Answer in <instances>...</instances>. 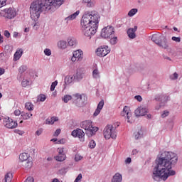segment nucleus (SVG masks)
Here are the masks:
<instances>
[{
	"label": "nucleus",
	"mask_w": 182,
	"mask_h": 182,
	"mask_svg": "<svg viewBox=\"0 0 182 182\" xmlns=\"http://www.w3.org/2000/svg\"><path fill=\"white\" fill-rule=\"evenodd\" d=\"M166 116H168V112L164 111V113L161 114V117L164 118L166 117Z\"/></svg>",
	"instance_id": "13d9d810"
},
{
	"label": "nucleus",
	"mask_w": 182,
	"mask_h": 182,
	"mask_svg": "<svg viewBox=\"0 0 182 182\" xmlns=\"http://www.w3.org/2000/svg\"><path fill=\"white\" fill-rule=\"evenodd\" d=\"M59 134H60V129H56V131L54 133V136L58 137V136H59Z\"/></svg>",
	"instance_id": "864d4df0"
},
{
	"label": "nucleus",
	"mask_w": 182,
	"mask_h": 182,
	"mask_svg": "<svg viewBox=\"0 0 182 182\" xmlns=\"http://www.w3.org/2000/svg\"><path fill=\"white\" fill-rule=\"evenodd\" d=\"M121 116L123 117H127V122L130 123V117H132V112L130 108L127 106L124 107L122 112H121Z\"/></svg>",
	"instance_id": "ddd939ff"
},
{
	"label": "nucleus",
	"mask_w": 182,
	"mask_h": 182,
	"mask_svg": "<svg viewBox=\"0 0 182 182\" xmlns=\"http://www.w3.org/2000/svg\"><path fill=\"white\" fill-rule=\"evenodd\" d=\"M35 179H33V177L29 176L28 177L24 182H34Z\"/></svg>",
	"instance_id": "603ef678"
},
{
	"label": "nucleus",
	"mask_w": 182,
	"mask_h": 182,
	"mask_svg": "<svg viewBox=\"0 0 182 182\" xmlns=\"http://www.w3.org/2000/svg\"><path fill=\"white\" fill-rule=\"evenodd\" d=\"M102 38H105V39H110V38H113L114 36V28L112 26H107L102 28L101 31Z\"/></svg>",
	"instance_id": "423d86ee"
},
{
	"label": "nucleus",
	"mask_w": 182,
	"mask_h": 182,
	"mask_svg": "<svg viewBox=\"0 0 182 182\" xmlns=\"http://www.w3.org/2000/svg\"><path fill=\"white\" fill-rule=\"evenodd\" d=\"M43 132V131L42 129H38V130L36 131V134L37 136H41V135L42 134V132Z\"/></svg>",
	"instance_id": "4d7b16f0"
},
{
	"label": "nucleus",
	"mask_w": 182,
	"mask_h": 182,
	"mask_svg": "<svg viewBox=\"0 0 182 182\" xmlns=\"http://www.w3.org/2000/svg\"><path fill=\"white\" fill-rule=\"evenodd\" d=\"M14 114L15 116H20V114L21 115L22 114L21 113V110L19 109H16L14 111Z\"/></svg>",
	"instance_id": "5fc2aeb1"
},
{
	"label": "nucleus",
	"mask_w": 182,
	"mask_h": 182,
	"mask_svg": "<svg viewBox=\"0 0 182 182\" xmlns=\"http://www.w3.org/2000/svg\"><path fill=\"white\" fill-rule=\"evenodd\" d=\"M24 32H29V28H26L24 29Z\"/></svg>",
	"instance_id": "774afa93"
},
{
	"label": "nucleus",
	"mask_w": 182,
	"mask_h": 182,
	"mask_svg": "<svg viewBox=\"0 0 182 182\" xmlns=\"http://www.w3.org/2000/svg\"><path fill=\"white\" fill-rule=\"evenodd\" d=\"M18 35H19V33H18V32H14V33H13L14 38H18Z\"/></svg>",
	"instance_id": "e2e57ef3"
},
{
	"label": "nucleus",
	"mask_w": 182,
	"mask_h": 182,
	"mask_svg": "<svg viewBox=\"0 0 182 182\" xmlns=\"http://www.w3.org/2000/svg\"><path fill=\"white\" fill-rule=\"evenodd\" d=\"M81 127L85 130V134L87 136H88V137H92V136L96 134V132L99 130V128L97 127H93L92 125V122L90 121L82 122L81 123Z\"/></svg>",
	"instance_id": "20e7f679"
},
{
	"label": "nucleus",
	"mask_w": 182,
	"mask_h": 182,
	"mask_svg": "<svg viewBox=\"0 0 182 182\" xmlns=\"http://www.w3.org/2000/svg\"><path fill=\"white\" fill-rule=\"evenodd\" d=\"M143 136V130L140 129L138 132L134 133L136 140H139Z\"/></svg>",
	"instance_id": "473e14b6"
},
{
	"label": "nucleus",
	"mask_w": 182,
	"mask_h": 182,
	"mask_svg": "<svg viewBox=\"0 0 182 182\" xmlns=\"http://www.w3.org/2000/svg\"><path fill=\"white\" fill-rule=\"evenodd\" d=\"M55 122H58V117H53L50 119H46V124H53Z\"/></svg>",
	"instance_id": "c85d7f7f"
},
{
	"label": "nucleus",
	"mask_w": 182,
	"mask_h": 182,
	"mask_svg": "<svg viewBox=\"0 0 182 182\" xmlns=\"http://www.w3.org/2000/svg\"><path fill=\"white\" fill-rule=\"evenodd\" d=\"M50 4L47 0H36L33 1L30 6V14L33 21L39 19L41 13L43 11H49L48 5Z\"/></svg>",
	"instance_id": "7ed1b4c3"
},
{
	"label": "nucleus",
	"mask_w": 182,
	"mask_h": 182,
	"mask_svg": "<svg viewBox=\"0 0 182 182\" xmlns=\"http://www.w3.org/2000/svg\"><path fill=\"white\" fill-rule=\"evenodd\" d=\"M75 79H76V76L75 75H67L65 77L64 82L65 85H70V83H72V82H73Z\"/></svg>",
	"instance_id": "4be33fe9"
},
{
	"label": "nucleus",
	"mask_w": 182,
	"mask_h": 182,
	"mask_svg": "<svg viewBox=\"0 0 182 182\" xmlns=\"http://www.w3.org/2000/svg\"><path fill=\"white\" fill-rule=\"evenodd\" d=\"M88 146L90 149H95V147H96V142L95 141V140H91L90 141Z\"/></svg>",
	"instance_id": "ea45409f"
},
{
	"label": "nucleus",
	"mask_w": 182,
	"mask_h": 182,
	"mask_svg": "<svg viewBox=\"0 0 182 182\" xmlns=\"http://www.w3.org/2000/svg\"><path fill=\"white\" fill-rule=\"evenodd\" d=\"M44 53L46 56H50V55H52V51L49 48H46L44 50Z\"/></svg>",
	"instance_id": "c03bdc74"
},
{
	"label": "nucleus",
	"mask_w": 182,
	"mask_h": 182,
	"mask_svg": "<svg viewBox=\"0 0 182 182\" xmlns=\"http://www.w3.org/2000/svg\"><path fill=\"white\" fill-rule=\"evenodd\" d=\"M163 39V37H161V35L160 34H153L151 37V41L154 42L156 45H159L160 43V41Z\"/></svg>",
	"instance_id": "6ab92c4d"
},
{
	"label": "nucleus",
	"mask_w": 182,
	"mask_h": 182,
	"mask_svg": "<svg viewBox=\"0 0 182 182\" xmlns=\"http://www.w3.org/2000/svg\"><path fill=\"white\" fill-rule=\"evenodd\" d=\"M71 135L73 137H77L82 143L85 141V132H83L81 129H77L73 130L71 133Z\"/></svg>",
	"instance_id": "1a4fd4ad"
},
{
	"label": "nucleus",
	"mask_w": 182,
	"mask_h": 182,
	"mask_svg": "<svg viewBox=\"0 0 182 182\" xmlns=\"http://www.w3.org/2000/svg\"><path fill=\"white\" fill-rule=\"evenodd\" d=\"M83 159V156L80 155V154H76L75 156V161H80Z\"/></svg>",
	"instance_id": "58836bf2"
},
{
	"label": "nucleus",
	"mask_w": 182,
	"mask_h": 182,
	"mask_svg": "<svg viewBox=\"0 0 182 182\" xmlns=\"http://www.w3.org/2000/svg\"><path fill=\"white\" fill-rule=\"evenodd\" d=\"M0 43H4V36L0 34Z\"/></svg>",
	"instance_id": "0e129e2a"
},
{
	"label": "nucleus",
	"mask_w": 182,
	"mask_h": 182,
	"mask_svg": "<svg viewBox=\"0 0 182 182\" xmlns=\"http://www.w3.org/2000/svg\"><path fill=\"white\" fill-rule=\"evenodd\" d=\"M79 14H80V11H77L75 13L65 18V21L67 22H69V21H73L74 19H76V18H77V16H79Z\"/></svg>",
	"instance_id": "5701e85b"
},
{
	"label": "nucleus",
	"mask_w": 182,
	"mask_h": 182,
	"mask_svg": "<svg viewBox=\"0 0 182 182\" xmlns=\"http://www.w3.org/2000/svg\"><path fill=\"white\" fill-rule=\"evenodd\" d=\"M83 59V51L77 50L73 51V56L71 57L72 62H79Z\"/></svg>",
	"instance_id": "9d476101"
},
{
	"label": "nucleus",
	"mask_w": 182,
	"mask_h": 182,
	"mask_svg": "<svg viewBox=\"0 0 182 182\" xmlns=\"http://www.w3.org/2000/svg\"><path fill=\"white\" fill-rule=\"evenodd\" d=\"M25 107L27 110H33V105L31 102H26Z\"/></svg>",
	"instance_id": "f704fd0d"
},
{
	"label": "nucleus",
	"mask_w": 182,
	"mask_h": 182,
	"mask_svg": "<svg viewBox=\"0 0 182 182\" xmlns=\"http://www.w3.org/2000/svg\"><path fill=\"white\" fill-rule=\"evenodd\" d=\"M99 22H100V15L97 11H91L85 13L82 15L80 25L81 31L85 36L90 38L92 35H95L99 28Z\"/></svg>",
	"instance_id": "f03ea898"
},
{
	"label": "nucleus",
	"mask_w": 182,
	"mask_h": 182,
	"mask_svg": "<svg viewBox=\"0 0 182 182\" xmlns=\"http://www.w3.org/2000/svg\"><path fill=\"white\" fill-rule=\"evenodd\" d=\"M63 100L64 103H68L69 100H72V97L70 95H65L64 97L63 98Z\"/></svg>",
	"instance_id": "4c0bfd02"
},
{
	"label": "nucleus",
	"mask_w": 182,
	"mask_h": 182,
	"mask_svg": "<svg viewBox=\"0 0 182 182\" xmlns=\"http://www.w3.org/2000/svg\"><path fill=\"white\" fill-rule=\"evenodd\" d=\"M32 116L33 114L31 112H22L21 115L23 120H29Z\"/></svg>",
	"instance_id": "393cba45"
},
{
	"label": "nucleus",
	"mask_w": 182,
	"mask_h": 182,
	"mask_svg": "<svg viewBox=\"0 0 182 182\" xmlns=\"http://www.w3.org/2000/svg\"><path fill=\"white\" fill-rule=\"evenodd\" d=\"M33 163L31 159H28V161H25L24 162H22L21 166L25 168V170H29V168H32Z\"/></svg>",
	"instance_id": "f3484780"
},
{
	"label": "nucleus",
	"mask_w": 182,
	"mask_h": 182,
	"mask_svg": "<svg viewBox=\"0 0 182 182\" xmlns=\"http://www.w3.org/2000/svg\"><path fill=\"white\" fill-rule=\"evenodd\" d=\"M73 96L74 102H80L82 100V95L79 93L74 94Z\"/></svg>",
	"instance_id": "c756f323"
},
{
	"label": "nucleus",
	"mask_w": 182,
	"mask_h": 182,
	"mask_svg": "<svg viewBox=\"0 0 182 182\" xmlns=\"http://www.w3.org/2000/svg\"><path fill=\"white\" fill-rule=\"evenodd\" d=\"M103 106H105V101L102 100L98 103L97 109L93 114V116H99L100 112H102V109H103Z\"/></svg>",
	"instance_id": "2eb2a0df"
},
{
	"label": "nucleus",
	"mask_w": 182,
	"mask_h": 182,
	"mask_svg": "<svg viewBox=\"0 0 182 182\" xmlns=\"http://www.w3.org/2000/svg\"><path fill=\"white\" fill-rule=\"evenodd\" d=\"M5 181L6 182H11V181H12V173H8L5 176Z\"/></svg>",
	"instance_id": "72a5a7b5"
},
{
	"label": "nucleus",
	"mask_w": 182,
	"mask_h": 182,
	"mask_svg": "<svg viewBox=\"0 0 182 182\" xmlns=\"http://www.w3.org/2000/svg\"><path fill=\"white\" fill-rule=\"evenodd\" d=\"M21 85L23 86V87H26L28 86V85H29V81H28V80H23Z\"/></svg>",
	"instance_id": "49530a36"
},
{
	"label": "nucleus",
	"mask_w": 182,
	"mask_h": 182,
	"mask_svg": "<svg viewBox=\"0 0 182 182\" xmlns=\"http://www.w3.org/2000/svg\"><path fill=\"white\" fill-rule=\"evenodd\" d=\"M85 4H87V8H93L95 6V2L92 1V0H82Z\"/></svg>",
	"instance_id": "2f4dec72"
},
{
	"label": "nucleus",
	"mask_w": 182,
	"mask_h": 182,
	"mask_svg": "<svg viewBox=\"0 0 182 182\" xmlns=\"http://www.w3.org/2000/svg\"><path fill=\"white\" fill-rule=\"evenodd\" d=\"M47 2H49L50 4L48 5L49 7V11L50 9H53L54 8H59L60 6L65 0H46Z\"/></svg>",
	"instance_id": "9b49d317"
},
{
	"label": "nucleus",
	"mask_w": 182,
	"mask_h": 182,
	"mask_svg": "<svg viewBox=\"0 0 182 182\" xmlns=\"http://www.w3.org/2000/svg\"><path fill=\"white\" fill-rule=\"evenodd\" d=\"M172 41H174V42L180 43V42H181V38L180 37L173 36Z\"/></svg>",
	"instance_id": "09e8293b"
},
{
	"label": "nucleus",
	"mask_w": 182,
	"mask_h": 182,
	"mask_svg": "<svg viewBox=\"0 0 182 182\" xmlns=\"http://www.w3.org/2000/svg\"><path fill=\"white\" fill-rule=\"evenodd\" d=\"M57 151L58 154H65L64 153V148H58Z\"/></svg>",
	"instance_id": "3c124183"
},
{
	"label": "nucleus",
	"mask_w": 182,
	"mask_h": 182,
	"mask_svg": "<svg viewBox=\"0 0 182 182\" xmlns=\"http://www.w3.org/2000/svg\"><path fill=\"white\" fill-rule=\"evenodd\" d=\"M117 136L116 135V132L113 130V126L107 125L104 129V137L107 139H109L112 137V139H116Z\"/></svg>",
	"instance_id": "0eeeda50"
},
{
	"label": "nucleus",
	"mask_w": 182,
	"mask_h": 182,
	"mask_svg": "<svg viewBox=\"0 0 182 182\" xmlns=\"http://www.w3.org/2000/svg\"><path fill=\"white\" fill-rule=\"evenodd\" d=\"M38 99L40 102H45L46 100V96L45 95H40Z\"/></svg>",
	"instance_id": "79ce46f5"
},
{
	"label": "nucleus",
	"mask_w": 182,
	"mask_h": 182,
	"mask_svg": "<svg viewBox=\"0 0 182 182\" xmlns=\"http://www.w3.org/2000/svg\"><path fill=\"white\" fill-rule=\"evenodd\" d=\"M4 36H5L6 38H11V33H9V31H7V30H5V31H4Z\"/></svg>",
	"instance_id": "de8ad7c7"
},
{
	"label": "nucleus",
	"mask_w": 182,
	"mask_h": 182,
	"mask_svg": "<svg viewBox=\"0 0 182 182\" xmlns=\"http://www.w3.org/2000/svg\"><path fill=\"white\" fill-rule=\"evenodd\" d=\"M137 153H139V151L137 149H134L132 151V154L134 155V154H137Z\"/></svg>",
	"instance_id": "69168bd1"
},
{
	"label": "nucleus",
	"mask_w": 182,
	"mask_h": 182,
	"mask_svg": "<svg viewBox=\"0 0 182 182\" xmlns=\"http://www.w3.org/2000/svg\"><path fill=\"white\" fill-rule=\"evenodd\" d=\"M108 53H110L108 46L98 48L96 50V54L100 58L106 56Z\"/></svg>",
	"instance_id": "f8f14e48"
},
{
	"label": "nucleus",
	"mask_w": 182,
	"mask_h": 182,
	"mask_svg": "<svg viewBox=\"0 0 182 182\" xmlns=\"http://www.w3.org/2000/svg\"><path fill=\"white\" fill-rule=\"evenodd\" d=\"M149 112L147 108L139 107L135 110L136 116H146Z\"/></svg>",
	"instance_id": "4468645a"
},
{
	"label": "nucleus",
	"mask_w": 182,
	"mask_h": 182,
	"mask_svg": "<svg viewBox=\"0 0 182 182\" xmlns=\"http://www.w3.org/2000/svg\"><path fill=\"white\" fill-rule=\"evenodd\" d=\"M92 76L95 79H99V77H100V72H99V70L95 69L92 71Z\"/></svg>",
	"instance_id": "7c9ffc66"
},
{
	"label": "nucleus",
	"mask_w": 182,
	"mask_h": 182,
	"mask_svg": "<svg viewBox=\"0 0 182 182\" xmlns=\"http://www.w3.org/2000/svg\"><path fill=\"white\" fill-rule=\"evenodd\" d=\"M136 31H137V26H134V28H129L127 31V35L131 39L136 38Z\"/></svg>",
	"instance_id": "dca6fc26"
},
{
	"label": "nucleus",
	"mask_w": 182,
	"mask_h": 182,
	"mask_svg": "<svg viewBox=\"0 0 182 182\" xmlns=\"http://www.w3.org/2000/svg\"><path fill=\"white\" fill-rule=\"evenodd\" d=\"M158 46L162 48V49H168V43H167V39L165 37H163L162 41L158 43Z\"/></svg>",
	"instance_id": "a211bd4d"
},
{
	"label": "nucleus",
	"mask_w": 182,
	"mask_h": 182,
	"mask_svg": "<svg viewBox=\"0 0 182 182\" xmlns=\"http://www.w3.org/2000/svg\"><path fill=\"white\" fill-rule=\"evenodd\" d=\"M122 181H123V176H122V174L119 173H116L112 179V182H122Z\"/></svg>",
	"instance_id": "412c9836"
},
{
	"label": "nucleus",
	"mask_w": 182,
	"mask_h": 182,
	"mask_svg": "<svg viewBox=\"0 0 182 182\" xmlns=\"http://www.w3.org/2000/svg\"><path fill=\"white\" fill-rule=\"evenodd\" d=\"M5 73V70L4 68H0V76Z\"/></svg>",
	"instance_id": "680f3d73"
},
{
	"label": "nucleus",
	"mask_w": 182,
	"mask_h": 182,
	"mask_svg": "<svg viewBox=\"0 0 182 182\" xmlns=\"http://www.w3.org/2000/svg\"><path fill=\"white\" fill-rule=\"evenodd\" d=\"M68 46H71V48H75L76 46V40L73 38H68Z\"/></svg>",
	"instance_id": "cd10ccee"
},
{
	"label": "nucleus",
	"mask_w": 182,
	"mask_h": 182,
	"mask_svg": "<svg viewBox=\"0 0 182 182\" xmlns=\"http://www.w3.org/2000/svg\"><path fill=\"white\" fill-rule=\"evenodd\" d=\"M82 181V173H80L77 177L75 178L74 182H80Z\"/></svg>",
	"instance_id": "8fccbe9b"
},
{
	"label": "nucleus",
	"mask_w": 182,
	"mask_h": 182,
	"mask_svg": "<svg viewBox=\"0 0 182 182\" xmlns=\"http://www.w3.org/2000/svg\"><path fill=\"white\" fill-rule=\"evenodd\" d=\"M134 97L138 102H141V100H143V98H141V96L140 95H136Z\"/></svg>",
	"instance_id": "6e6d98bb"
},
{
	"label": "nucleus",
	"mask_w": 182,
	"mask_h": 182,
	"mask_svg": "<svg viewBox=\"0 0 182 182\" xmlns=\"http://www.w3.org/2000/svg\"><path fill=\"white\" fill-rule=\"evenodd\" d=\"M56 86H58V81H54L50 86V91L53 92V90H55V87H56Z\"/></svg>",
	"instance_id": "a19ab883"
},
{
	"label": "nucleus",
	"mask_w": 182,
	"mask_h": 182,
	"mask_svg": "<svg viewBox=\"0 0 182 182\" xmlns=\"http://www.w3.org/2000/svg\"><path fill=\"white\" fill-rule=\"evenodd\" d=\"M27 68L25 65H22L19 68L18 72L19 73H23V72H26Z\"/></svg>",
	"instance_id": "a18cd8bd"
},
{
	"label": "nucleus",
	"mask_w": 182,
	"mask_h": 182,
	"mask_svg": "<svg viewBox=\"0 0 182 182\" xmlns=\"http://www.w3.org/2000/svg\"><path fill=\"white\" fill-rule=\"evenodd\" d=\"M178 157L173 152L164 151L156 159L155 166L153 172V178L155 181H160V178L165 180L170 176H175L176 171L171 170L173 166L177 164Z\"/></svg>",
	"instance_id": "f257e3e1"
},
{
	"label": "nucleus",
	"mask_w": 182,
	"mask_h": 182,
	"mask_svg": "<svg viewBox=\"0 0 182 182\" xmlns=\"http://www.w3.org/2000/svg\"><path fill=\"white\" fill-rule=\"evenodd\" d=\"M0 2L1 3V5L3 6H5V5H6V0H0Z\"/></svg>",
	"instance_id": "bf43d9fd"
},
{
	"label": "nucleus",
	"mask_w": 182,
	"mask_h": 182,
	"mask_svg": "<svg viewBox=\"0 0 182 182\" xmlns=\"http://www.w3.org/2000/svg\"><path fill=\"white\" fill-rule=\"evenodd\" d=\"M52 182H60V181L58 178H54V179H53Z\"/></svg>",
	"instance_id": "338daca9"
},
{
	"label": "nucleus",
	"mask_w": 182,
	"mask_h": 182,
	"mask_svg": "<svg viewBox=\"0 0 182 182\" xmlns=\"http://www.w3.org/2000/svg\"><path fill=\"white\" fill-rule=\"evenodd\" d=\"M23 53V50H22V48H20L18 50H17L16 51V53H14V60H19V59H21V57L22 56Z\"/></svg>",
	"instance_id": "aec40b11"
},
{
	"label": "nucleus",
	"mask_w": 182,
	"mask_h": 182,
	"mask_svg": "<svg viewBox=\"0 0 182 182\" xmlns=\"http://www.w3.org/2000/svg\"><path fill=\"white\" fill-rule=\"evenodd\" d=\"M170 79H171V80L178 79V74H177V73H173V75H170Z\"/></svg>",
	"instance_id": "37998d69"
},
{
	"label": "nucleus",
	"mask_w": 182,
	"mask_h": 182,
	"mask_svg": "<svg viewBox=\"0 0 182 182\" xmlns=\"http://www.w3.org/2000/svg\"><path fill=\"white\" fill-rule=\"evenodd\" d=\"M58 46L60 49H66L68 48V43L63 40L58 43Z\"/></svg>",
	"instance_id": "a878e982"
},
{
	"label": "nucleus",
	"mask_w": 182,
	"mask_h": 182,
	"mask_svg": "<svg viewBox=\"0 0 182 182\" xmlns=\"http://www.w3.org/2000/svg\"><path fill=\"white\" fill-rule=\"evenodd\" d=\"M55 160L60 162L65 161V160H66V154H58L55 156Z\"/></svg>",
	"instance_id": "bb28decb"
},
{
	"label": "nucleus",
	"mask_w": 182,
	"mask_h": 182,
	"mask_svg": "<svg viewBox=\"0 0 182 182\" xmlns=\"http://www.w3.org/2000/svg\"><path fill=\"white\" fill-rule=\"evenodd\" d=\"M0 16H3L6 19H14L16 16V10L12 7L0 10Z\"/></svg>",
	"instance_id": "39448f33"
},
{
	"label": "nucleus",
	"mask_w": 182,
	"mask_h": 182,
	"mask_svg": "<svg viewBox=\"0 0 182 182\" xmlns=\"http://www.w3.org/2000/svg\"><path fill=\"white\" fill-rule=\"evenodd\" d=\"M109 42L111 45H116V43H117V37H114V36H113L112 38H110Z\"/></svg>",
	"instance_id": "e433bc0d"
},
{
	"label": "nucleus",
	"mask_w": 182,
	"mask_h": 182,
	"mask_svg": "<svg viewBox=\"0 0 182 182\" xmlns=\"http://www.w3.org/2000/svg\"><path fill=\"white\" fill-rule=\"evenodd\" d=\"M137 9H132L128 13V16H134L137 14Z\"/></svg>",
	"instance_id": "c9c22d12"
},
{
	"label": "nucleus",
	"mask_w": 182,
	"mask_h": 182,
	"mask_svg": "<svg viewBox=\"0 0 182 182\" xmlns=\"http://www.w3.org/2000/svg\"><path fill=\"white\" fill-rule=\"evenodd\" d=\"M4 125L7 129H15L16 127H18V122L16 121H14V119L11 118H4Z\"/></svg>",
	"instance_id": "6e6552de"
},
{
	"label": "nucleus",
	"mask_w": 182,
	"mask_h": 182,
	"mask_svg": "<svg viewBox=\"0 0 182 182\" xmlns=\"http://www.w3.org/2000/svg\"><path fill=\"white\" fill-rule=\"evenodd\" d=\"M125 163L129 164V163H132V158H127L126 160H125Z\"/></svg>",
	"instance_id": "052dcab7"
},
{
	"label": "nucleus",
	"mask_w": 182,
	"mask_h": 182,
	"mask_svg": "<svg viewBox=\"0 0 182 182\" xmlns=\"http://www.w3.org/2000/svg\"><path fill=\"white\" fill-rule=\"evenodd\" d=\"M19 160L21 161V163H23L24 161H28L29 159V155L28 153H22L19 155Z\"/></svg>",
	"instance_id": "b1692460"
}]
</instances>
